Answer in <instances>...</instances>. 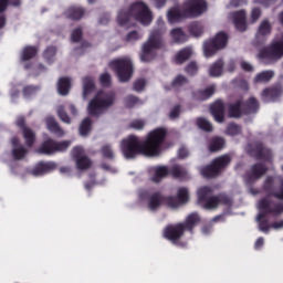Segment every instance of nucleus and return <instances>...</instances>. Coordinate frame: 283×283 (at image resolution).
<instances>
[{"label":"nucleus","instance_id":"6","mask_svg":"<svg viewBox=\"0 0 283 283\" xmlns=\"http://www.w3.org/2000/svg\"><path fill=\"white\" fill-rule=\"evenodd\" d=\"M116 103V93L98 91L95 96L88 102L87 114L88 116H103Z\"/></svg>","mask_w":283,"mask_h":283},{"label":"nucleus","instance_id":"51","mask_svg":"<svg viewBox=\"0 0 283 283\" xmlns=\"http://www.w3.org/2000/svg\"><path fill=\"white\" fill-rule=\"evenodd\" d=\"M186 72L189 76H193V75L198 74V64L196 62H190L186 66Z\"/></svg>","mask_w":283,"mask_h":283},{"label":"nucleus","instance_id":"17","mask_svg":"<svg viewBox=\"0 0 283 283\" xmlns=\"http://www.w3.org/2000/svg\"><path fill=\"white\" fill-rule=\"evenodd\" d=\"M72 156L75 160V167L80 171H85V169H90L92 167V160L85 155V150L81 146H76L72 150Z\"/></svg>","mask_w":283,"mask_h":283},{"label":"nucleus","instance_id":"28","mask_svg":"<svg viewBox=\"0 0 283 283\" xmlns=\"http://www.w3.org/2000/svg\"><path fill=\"white\" fill-rule=\"evenodd\" d=\"M46 127H48L49 132H51V134H54L55 136H57V138H63V136H65V130H63V128H61V126H59V123H56V120L53 119V117L46 118Z\"/></svg>","mask_w":283,"mask_h":283},{"label":"nucleus","instance_id":"12","mask_svg":"<svg viewBox=\"0 0 283 283\" xmlns=\"http://www.w3.org/2000/svg\"><path fill=\"white\" fill-rule=\"evenodd\" d=\"M231 163V156L223 155L216 158L210 166L203 167L200 169L201 176L203 178H216L220 176L222 170Z\"/></svg>","mask_w":283,"mask_h":283},{"label":"nucleus","instance_id":"11","mask_svg":"<svg viewBox=\"0 0 283 283\" xmlns=\"http://www.w3.org/2000/svg\"><path fill=\"white\" fill-rule=\"evenodd\" d=\"M139 202H147L149 211H158L165 205V196L160 192H149L147 189H139L137 192Z\"/></svg>","mask_w":283,"mask_h":283},{"label":"nucleus","instance_id":"56","mask_svg":"<svg viewBox=\"0 0 283 283\" xmlns=\"http://www.w3.org/2000/svg\"><path fill=\"white\" fill-rule=\"evenodd\" d=\"M238 67V62L235 60H230L226 65V72L233 73Z\"/></svg>","mask_w":283,"mask_h":283},{"label":"nucleus","instance_id":"53","mask_svg":"<svg viewBox=\"0 0 283 283\" xmlns=\"http://www.w3.org/2000/svg\"><path fill=\"white\" fill-rule=\"evenodd\" d=\"M81 36H83V31L81 29H75L73 32H72V35H71V41L73 43H78V41H81Z\"/></svg>","mask_w":283,"mask_h":283},{"label":"nucleus","instance_id":"35","mask_svg":"<svg viewBox=\"0 0 283 283\" xmlns=\"http://www.w3.org/2000/svg\"><path fill=\"white\" fill-rule=\"evenodd\" d=\"M170 36L175 43H185V41H188L189 39V36H187V33H185L180 28L172 29L170 31Z\"/></svg>","mask_w":283,"mask_h":283},{"label":"nucleus","instance_id":"2","mask_svg":"<svg viewBox=\"0 0 283 283\" xmlns=\"http://www.w3.org/2000/svg\"><path fill=\"white\" fill-rule=\"evenodd\" d=\"M132 19L139 21L143 25H149L154 21V15L145 2H135L130 8L118 12L117 23L122 28H129Z\"/></svg>","mask_w":283,"mask_h":283},{"label":"nucleus","instance_id":"41","mask_svg":"<svg viewBox=\"0 0 283 283\" xmlns=\"http://www.w3.org/2000/svg\"><path fill=\"white\" fill-rule=\"evenodd\" d=\"M36 48L34 46H27L23 49L21 53V60L22 61H29V59H33V56H36Z\"/></svg>","mask_w":283,"mask_h":283},{"label":"nucleus","instance_id":"32","mask_svg":"<svg viewBox=\"0 0 283 283\" xmlns=\"http://www.w3.org/2000/svg\"><path fill=\"white\" fill-rule=\"evenodd\" d=\"M70 87H72V80L70 77H62L57 82V92L61 96H67L70 94Z\"/></svg>","mask_w":283,"mask_h":283},{"label":"nucleus","instance_id":"1","mask_svg":"<svg viewBox=\"0 0 283 283\" xmlns=\"http://www.w3.org/2000/svg\"><path fill=\"white\" fill-rule=\"evenodd\" d=\"M167 136V130L165 128H156L150 132L143 144H140V139L138 137L130 135L123 139L120 144V150L127 160H132V158H136L138 154H143V156H160V151H163V143H165V137Z\"/></svg>","mask_w":283,"mask_h":283},{"label":"nucleus","instance_id":"14","mask_svg":"<svg viewBox=\"0 0 283 283\" xmlns=\"http://www.w3.org/2000/svg\"><path fill=\"white\" fill-rule=\"evenodd\" d=\"M264 188L269 193V197L263 199L268 200L269 202L271 201V196L274 198H277L279 200H283V181H280V178L277 177H269L265 180Z\"/></svg>","mask_w":283,"mask_h":283},{"label":"nucleus","instance_id":"19","mask_svg":"<svg viewBox=\"0 0 283 283\" xmlns=\"http://www.w3.org/2000/svg\"><path fill=\"white\" fill-rule=\"evenodd\" d=\"M266 174V167L262 164H255L250 168V171L245 175L244 181L247 185H251L255 182V180H260V177Z\"/></svg>","mask_w":283,"mask_h":283},{"label":"nucleus","instance_id":"20","mask_svg":"<svg viewBox=\"0 0 283 283\" xmlns=\"http://www.w3.org/2000/svg\"><path fill=\"white\" fill-rule=\"evenodd\" d=\"M11 155L13 160H23L25 158L28 150L23 145H21V142H19V138L13 137L11 139Z\"/></svg>","mask_w":283,"mask_h":283},{"label":"nucleus","instance_id":"34","mask_svg":"<svg viewBox=\"0 0 283 283\" xmlns=\"http://www.w3.org/2000/svg\"><path fill=\"white\" fill-rule=\"evenodd\" d=\"M191 56H193V49L191 46H188L176 54L175 61L180 65L185 63V61H187L188 59H191Z\"/></svg>","mask_w":283,"mask_h":283},{"label":"nucleus","instance_id":"26","mask_svg":"<svg viewBox=\"0 0 283 283\" xmlns=\"http://www.w3.org/2000/svg\"><path fill=\"white\" fill-rule=\"evenodd\" d=\"M181 224H184V229H186V231H189L191 235L193 233V227H196L197 224H200V216L196 212L190 213L186 218V221L181 222Z\"/></svg>","mask_w":283,"mask_h":283},{"label":"nucleus","instance_id":"57","mask_svg":"<svg viewBox=\"0 0 283 283\" xmlns=\"http://www.w3.org/2000/svg\"><path fill=\"white\" fill-rule=\"evenodd\" d=\"M24 97L30 98V96H34L36 94V87L28 86L23 91Z\"/></svg>","mask_w":283,"mask_h":283},{"label":"nucleus","instance_id":"9","mask_svg":"<svg viewBox=\"0 0 283 283\" xmlns=\"http://www.w3.org/2000/svg\"><path fill=\"white\" fill-rule=\"evenodd\" d=\"M109 67L116 72L120 83H127L132 78L134 72V66L132 64V59L129 57H119L113 60L109 63Z\"/></svg>","mask_w":283,"mask_h":283},{"label":"nucleus","instance_id":"5","mask_svg":"<svg viewBox=\"0 0 283 283\" xmlns=\"http://www.w3.org/2000/svg\"><path fill=\"white\" fill-rule=\"evenodd\" d=\"M158 29L150 33L148 41L143 46L140 60L144 63H149L154 56H156V50L163 48V34L166 32L165 21L163 19L157 20Z\"/></svg>","mask_w":283,"mask_h":283},{"label":"nucleus","instance_id":"24","mask_svg":"<svg viewBox=\"0 0 283 283\" xmlns=\"http://www.w3.org/2000/svg\"><path fill=\"white\" fill-rule=\"evenodd\" d=\"M211 115L217 123L224 122V103L222 101H217L210 106Z\"/></svg>","mask_w":283,"mask_h":283},{"label":"nucleus","instance_id":"59","mask_svg":"<svg viewBox=\"0 0 283 283\" xmlns=\"http://www.w3.org/2000/svg\"><path fill=\"white\" fill-rule=\"evenodd\" d=\"M133 129H143L145 127V122L143 119H135L130 123Z\"/></svg>","mask_w":283,"mask_h":283},{"label":"nucleus","instance_id":"48","mask_svg":"<svg viewBox=\"0 0 283 283\" xmlns=\"http://www.w3.org/2000/svg\"><path fill=\"white\" fill-rule=\"evenodd\" d=\"M66 17H69V19H81L83 17V9L70 8L66 11Z\"/></svg>","mask_w":283,"mask_h":283},{"label":"nucleus","instance_id":"18","mask_svg":"<svg viewBox=\"0 0 283 283\" xmlns=\"http://www.w3.org/2000/svg\"><path fill=\"white\" fill-rule=\"evenodd\" d=\"M56 169V164L54 161H40L31 170V176L39 178L41 176H45V174H50Z\"/></svg>","mask_w":283,"mask_h":283},{"label":"nucleus","instance_id":"37","mask_svg":"<svg viewBox=\"0 0 283 283\" xmlns=\"http://www.w3.org/2000/svg\"><path fill=\"white\" fill-rule=\"evenodd\" d=\"M191 36L198 38L205 34V25L202 23L193 22L188 27Z\"/></svg>","mask_w":283,"mask_h":283},{"label":"nucleus","instance_id":"27","mask_svg":"<svg viewBox=\"0 0 283 283\" xmlns=\"http://www.w3.org/2000/svg\"><path fill=\"white\" fill-rule=\"evenodd\" d=\"M269 34H271V23H269V21L263 20L258 29L256 32V41H259V43H262V41H264Z\"/></svg>","mask_w":283,"mask_h":283},{"label":"nucleus","instance_id":"47","mask_svg":"<svg viewBox=\"0 0 283 283\" xmlns=\"http://www.w3.org/2000/svg\"><path fill=\"white\" fill-rule=\"evenodd\" d=\"M57 116L61 122L66 123V125H70V123H72V119L70 118L67 113H65V106L63 105L57 106Z\"/></svg>","mask_w":283,"mask_h":283},{"label":"nucleus","instance_id":"25","mask_svg":"<svg viewBox=\"0 0 283 283\" xmlns=\"http://www.w3.org/2000/svg\"><path fill=\"white\" fill-rule=\"evenodd\" d=\"M262 101L264 103H271L272 101H275L276 98H280L282 96V87H272V88H265L262 92Z\"/></svg>","mask_w":283,"mask_h":283},{"label":"nucleus","instance_id":"46","mask_svg":"<svg viewBox=\"0 0 283 283\" xmlns=\"http://www.w3.org/2000/svg\"><path fill=\"white\" fill-rule=\"evenodd\" d=\"M9 6L17 8V6H21V0H0V13L6 12Z\"/></svg>","mask_w":283,"mask_h":283},{"label":"nucleus","instance_id":"45","mask_svg":"<svg viewBox=\"0 0 283 283\" xmlns=\"http://www.w3.org/2000/svg\"><path fill=\"white\" fill-rule=\"evenodd\" d=\"M88 132H92V120L86 117L80 125V134L81 136H87Z\"/></svg>","mask_w":283,"mask_h":283},{"label":"nucleus","instance_id":"63","mask_svg":"<svg viewBox=\"0 0 283 283\" xmlns=\"http://www.w3.org/2000/svg\"><path fill=\"white\" fill-rule=\"evenodd\" d=\"M189 156V150L186 147H181L178 151V157L179 158H187Z\"/></svg>","mask_w":283,"mask_h":283},{"label":"nucleus","instance_id":"29","mask_svg":"<svg viewBox=\"0 0 283 283\" xmlns=\"http://www.w3.org/2000/svg\"><path fill=\"white\" fill-rule=\"evenodd\" d=\"M189 85V80L185 75H177L170 85L166 86V90H181Z\"/></svg>","mask_w":283,"mask_h":283},{"label":"nucleus","instance_id":"13","mask_svg":"<svg viewBox=\"0 0 283 283\" xmlns=\"http://www.w3.org/2000/svg\"><path fill=\"white\" fill-rule=\"evenodd\" d=\"M258 107V99L250 97L245 105H242V102H237L235 104L230 105L229 116L230 118H240V116H242V109H245V114H255Z\"/></svg>","mask_w":283,"mask_h":283},{"label":"nucleus","instance_id":"54","mask_svg":"<svg viewBox=\"0 0 283 283\" xmlns=\"http://www.w3.org/2000/svg\"><path fill=\"white\" fill-rule=\"evenodd\" d=\"M147 85V82L145 80H137L134 83V90L135 92H143L145 90V86Z\"/></svg>","mask_w":283,"mask_h":283},{"label":"nucleus","instance_id":"64","mask_svg":"<svg viewBox=\"0 0 283 283\" xmlns=\"http://www.w3.org/2000/svg\"><path fill=\"white\" fill-rule=\"evenodd\" d=\"M262 247H264V238H259L254 243V249L260 251Z\"/></svg>","mask_w":283,"mask_h":283},{"label":"nucleus","instance_id":"49","mask_svg":"<svg viewBox=\"0 0 283 283\" xmlns=\"http://www.w3.org/2000/svg\"><path fill=\"white\" fill-rule=\"evenodd\" d=\"M139 39H143V35L140 33H138L137 31H132V32L127 33L124 41L126 43H135V41H139Z\"/></svg>","mask_w":283,"mask_h":283},{"label":"nucleus","instance_id":"42","mask_svg":"<svg viewBox=\"0 0 283 283\" xmlns=\"http://www.w3.org/2000/svg\"><path fill=\"white\" fill-rule=\"evenodd\" d=\"M164 205H167L169 209H178L182 203L179 201L178 197L168 196L164 197Z\"/></svg>","mask_w":283,"mask_h":283},{"label":"nucleus","instance_id":"30","mask_svg":"<svg viewBox=\"0 0 283 283\" xmlns=\"http://www.w3.org/2000/svg\"><path fill=\"white\" fill-rule=\"evenodd\" d=\"M96 90V84H94V78L91 76H86L83 78V98H86Z\"/></svg>","mask_w":283,"mask_h":283},{"label":"nucleus","instance_id":"50","mask_svg":"<svg viewBox=\"0 0 283 283\" xmlns=\"http://www.w3.org/2000/svg\"><path fill=\"white\" fill-rule=\"evenodd\" d=\"M99 83L102 87H109L112 85V76L108 73L101 74Z\"/></svg>","mask_w":283,"mask_h":283},{"label":"nucleus","instance_id":"7","mask_svg":"<svg viewBox=\"0 0 283 283\" xmlns=\"http://www.w3.org/2000/svg\"><path fill=\"white\" fill-rule=\"evenodd\" d=\"M211 188L201 187L197 190L198 202L205 207V209H217L220 205L229 207L231 205V198L227 195H220L218 197H211Z\"/></svg>","mask_w":283,"mask_h":283},{"label":"nucleus","instance_id":"23","mask_svg":"<svg viewBox=\"0 0 283 283\" xmlns=\"http://www.w3.org/2000/svg\"><path fill=\"white\" fill-rule=\"evenodd\" d=\"M149 174L153 182H160L163 178H167L169 169L166 166H155L149 169Z\"/></svg>","mask_w":283,"mask_h":283},{"label":"nucleus","instance_id":"52","mask_svg":"<svg viewBox=\"0 0 283 283\" xmlns=\"http://www.w3.org/2000/svg\"><path fill=\"white\" fill-rule=\"evenodd\" d=\"M227 134L229 136H238V134H240V126L235 124H230L227 128Z\"/></svg>","mask_w":283,"mask_h":283},{"label":"nucleus","instance_id":"39","mask_svg":"<svg viewBox=\"0 0 283 283\" xmlns=\"http://www.w3.org/2000/svg\"><path fill=\"white\" fill-rule=\"evenodd\" d=\"M223 148H224V138L222 137H214L209 145L210 151H220V149H223Z\"/></svg>","mask_w":283,"mask_h":283},{"label":"nucleus","instance_id":"55","mask_svg":"<svg viewBox=\"0 0 283 283\" xmlns=\"http://www.w3.org/2000/svg\"><path fill=\"white\" fill-rule=\"evenodd\" d=\"M140 99L136 98L135 96H128L125 101L126 107H134V105H138Z\"/></svg>","mask_w":283,"mask_h":283},{"label":"nucleus","instance_id":"43","mask_svg":"<svg viewBox=\"0 0 283 283\" xmlns=\"http://www.w3.org/2000/svg\"><path fill=\"white\" fill-rule=\"evenodd\" d=\"M197 127L199 129H202L203 132H213V126L211 125L210 122L207 120L205 117H199L197 118Z\"/></svg>","mask_w":283,"mask_h":283},{"label":"nucleus","instance_id":"22","mask_svg":"<svg viewBox=\"0 0 283 283\" xmlns=\"http://www.w3.org/2000/svg\"><path fill=\"white\" fill-rule=\"evenodd\" d=\"M17 125L19 127H22V134H23V138L25 140V145L28 147H32V145L34 144V132H32V129L24 127L25 125V119L23 117H19L17 120Z\"/></svg>","mask_w":283,"mask_h":283},{"label":"nucleus","instance_id":"15","mask_svg":"<svg viewBox=\"0 0 283 283\" xmlns=\"http://www.w3.org/2000/svg\"><path fill=\"white\" fill-rule=\"evenodd\" d=\"M186 231L185 223L170 224L164 229L163 235L172 244L180 245L179 240L182 238V235H185Z\"/></svg>","mask_w":283,"mask_h":283},{"label":"nucleus","instance_id":"58","mask_svg":"<svg viewBox=\"0 0 283 283\" xmlns=\"http://www.w3.org/2000/svg\"><path fill=\"white\" fill-rule=\"evenodd\" d=\"M102 155L104 156V158H114V151L109 146H104L102 148Z\"/></svg>","mask_w":283,"mask_h":283},{"label":"nucleus","instance_id":"8","mask_svg":"<svg viewBox=\"0 0 283 283\" xmlns=\"http://www.w3.org/2000/svg\"><path fill=\"white\" fill-rule=\"evenodd\" d=\"M283 56V34L277 36L270 46L262 49L259 52V59L264 63H275Z\"/></svg>","mask_w":283,"mask_h":283},{"label":"nucleus","instance_id":"31","mask_svg":"<svg viewBox=\"0 0 283 283\" xmlns=\"http://www.w3.org/2000/svg\"><path fill=\"white\" fill-rule=\"evenodd\" d=\"M224 72V61L218 60L209 66V76L218 78Z\"/></svg>","mask_w":283,"mask_h":283},{"label":"nucleus","instance_id":"3","mask_svg":"<svg viewBox=\"0 0 283 283\" xmlns=\"http://www.w3.org/2000/svg\"><path fill=\"white\" fill-rule=\"evenodd\" d=\"M207 12L205 0H186L181 7L175 6L167 12L169 23H177L180 19H193Z\"/></svg>","mask_w":283,"mask_h":283},{"label":"nucleus","instance_id":"21","mask_svg":"<svg viewBox=\"0 0 283 283\" xmlns=\"http://www.w3.org/2000/svg\"><path fill=\"white\" fill-rule=\"evenodd\" d=\"M229 19L234 23L239 32H244V30H247V12H244V10L231 13Z\"/></svg>","mask_w":283,"mask_h":283},{"label":"nucleus","instance_id":"4","mask_svg":"<svg viewBox=\"0 0 283 283\" xmlns=\"http://www.w3.org/2000/svg\"><path fill=\"white\" fill-rule=\"evenodd\" d=\"M258 209H259V213L256 216V222L262 233H269V231L271 230V227L272 229H283V220L270 226L269 219H266V216H269V213H271L272 216H280V213H283L282 203H275L269 200H261L258 203Z\"/></svg>","mask_w":283,"mask_h":283},{"label":"nucleus","instance_id":"62","mask_svg":"<svg viewBox=\"0 0 283 283\" xmlns=\"http://www.w3.org/2000/svg\"><path fill=\"white\" fill-rule=\"evenodd\" d=\"M262 14V12L260 11V9L255 8L252 10L251 13V19L253 22L258 21L260 19V15Z\"/></svg>","mask_w":283,"mask_h":283},{"label":"nucleus","instance_id":"44","mask_svg":"<svg viewBox=\"0 0 283 283\" xmlns=\"http://www.w3.org/2000/svg\"><path fill=\"white\" fill-rule=\"evenodd\" d=\"M44 60L46 63H53V61L56 59V48L49 46L44 53H43Z\"/></svg>","mask_w":283,"mask_h":283},{"label":"nucleus","instance_id":"33","mask_svg":"<svg viewBox=\"0 0 283 283\" xmlns=\"http://www.w3.org/2000/svg\"><path fill=\"white\" fill-rule=\"evenodd\" d=\"M170 174L174 176V178H179V180H187V178H189V171L187 168H185V166L180 165L172 166Z\"/></svg>","mask_w":283,"mask_h":283},{"label":"nucleus","instance_id":"38","mask_svg":"<svg viewBox=\"0 0 283 283\" xmlns=\"http://www.w3.org/2000/svg\"><path fill=\"white\" fill-rule=\"evenodd\" d=\"M216 94V86L211 85L207 87L205 91H199L197 94V98L199 101H207V98H211Z\"/></svg>","mask_w":283,"mask_h":283},{"label":"nucleus","instance_id":"40","mask_svg":"<svg viewBox=\"0 0 283 283\" xmlns=\"http://www.w3.org/2000/svg\"><path fill=\"white\" fill-rule=\"evenodd\" d=\"M177 198L181 205H187L189 202V188L180 187L177 189Z\"/></svg>","mask_w":283,"mask_h":283},{"label":"nucleus","instance_id":"16","mask_svg":"<svg viewBox=\"0 0 283 283\" xmlns=\"http://www.w3.org/2000/svg\"><path fill=\"white\" fill-rule=\"evenodd\" d=\"M70 145H72V142L70 140L56 143L52 139H48L41 145L38 151L39 154H45L46 156H50L52 154H56V151H65Z\"/></svg>","mask_w":283,"mask_h":283},{"label":"nucleus","instance_id":"61","mask_svg":"<svg viewBox=\"0 0 283 283\" xmlns=\"http://www.w3.org/2000/svg\"><path fill=\"white\" fill-rule=\"evenodd\" d=\"M170 118L174 120L176 118H178V116H180V106H175L171 111H170Z\"/></svg>","mask_w":283,"mask_h":283},{"label":"nucleus","instance_id":"10","mask_svg":"<svg viewBox=\"0 0 283 283\" xmlns=\"http://www.w3.org/2000/svg\"><path fill=\"white\" fill-rule=\"evenodd\" d=\"M229 43V36L224 32H219L214 38L203 42V56L211 59L219 50H224Z\"/></svg>","mask_w":283,"mask_h":283},{"label":"nucleus","instance_id":"36","mask_svg":"<svg viewBox=\"0 0 283 283\" xmlns=\"http://www.w3.org/2000/svg\"><path fill=\"white\" fill-rule=\"evenodd\" d=\"M275 76V73L273 71H263L261 73H258L254 77V83L260 84V83H269L271 78Z\"/></svg>","mask_w":283,"mask_h":283},{"label":"nucleus","instance_id":"60","mask_svg":"<svg viewBox=\"0 0 283 283\" xmlns=\"http://www.w3.org/2000/svg\"><path fill=\"white\" fill-rule=\"evenodd\" d=\"M240 65H241L242 70H244V72H253V65H251V63L242 60L240 62Z\"/></svg>","mask_w":283,"mask_h":283}]
</instances>
